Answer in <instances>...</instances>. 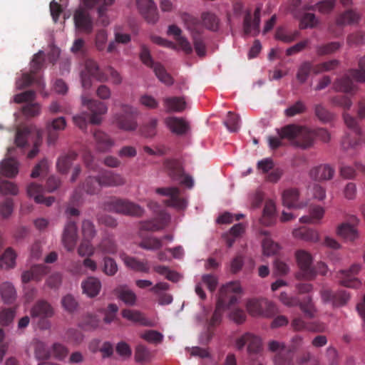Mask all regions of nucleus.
<instances>
[{"label":"nucleus","mask_w":365,"mask_h":365,"mask_svg":"<svg viewBox=\"0 0 365 365\" xmlns=\"http://www.w3.org/2000/svg\"><path fill=\"white\" fill-rule=\"evenodd\" d=\"M279 135L282 138H287L293 144L302 148L311 147L315 138L324 142H328L330 140V134L324 128L310 130L307 127L295 124L284 126Z\"/></svg>","instance_id":"1"},{"label":"nucleus","mask_w":365,"mask_h":365,"mask_svg":"<svg viewBox=\"0 0 365 365\" xmlns=\"http://www.w3.org/2000/svg\"><path fill=\"white\" fill-rule=\"evenodd\" d=\"M240 292L241 287L237 282H231L221 287L215 310L208 324L209 329L221 323L225 308H230L237 302V294Z\"/></svg>","instance_id":"2"},{"label":"nucleus","mask_w":365,"mask_h":365,"mask_svg":"<svg viewBox=\"0 0 365 365\" xmlns=\"http://www.w3.org/2000/svg\"><path fill=\"white\" fill-rule=\"evenodd\" d=\"M45 63L44 53L39 51L36 53L31 63V71L30 73H26L22 74L21 78L16 81V87L18 89H24L32 84L36 86V88L41 91L45 84L40 76H38L36 73L41 70Z\"/></svg>","instance_id":"3"},{"label":"nucleus","mask_w":365,"mask_h":365,"mask_svg":"<svg viewBox=\"0 0 365 365\" xmlns=\"http://www.w3.org/2000/svg\"><path fill=\"white\" fill-rule=\"evenodd\" d=\"M82 88L89 90L93 85L92 79L99 82H106L107 75L100 68L98 63L93 59H87L84 63V68L80 73Z\"/></svg>","instance_id":"4"},{"label":"nucleus","mask_w":365,"mask_h":365,"mask_svg":"<svg viewBox=\"0 0 365 365\" xmlns=\"http://www.w3.org/2000/svg\"><path fill=\"white\" fill-rule=\"evenodd\" d=\"M164 167L169 177L175 181H179L180 183L188 188H192L194 185L192 178L185 173L182 163L178 160L167 159L164 161Z\"/></svg>","instance_id":"5"},{"label":"nucleus","mask_w":365,"mask_h":365,"mask_svg":"<svg viewBox=\"0 0 365 365\" xmlns=\"http://www.w3.org/2000/svg\"><path fill=\"white\" fill-rule=\"evenodd\" d=\"M121 109L122 113H117L114 116L117 126L120 129L126 131L135 130L138 126L136 121L137 110L130 106L124 104L121 106Z\"/></svg>","instance_id":"6"},{"label":"nucleus","mask_w":365,"mask_h":365,"mask_svg":"<svg viewBox=\"0 0 365 365\" xmlns=\"http://www.w3.org/2000/svg\"><path fill=\"white\" fill-rule=\"evenodd\" d=\"M343 118L346 126L354 131L355 136L354 138H351L350 135L345 136L341 142L342 148L344 150H348L362 144L364 139L361 135V129L356 118L346 112L343 114Z\"/></svg>","instance_id":"7"},{"label":"nucleus","mask_w":365,"mask_h":365,"mask_svg":"<svg viewBox=\"0 0 365 365\" xmlns=\"http://www.w3.org/2000/svg\"><path fill=\"white\" fill-rule=\"evenodd\" d=\"M109 208L118 213L134 217H140L144 210L138 205L128 200L113 198L109 202Z\"/></svg>","instance_id":"8"},{"label":"nucleus","mask_w":365,"mask_h":365,"mask_svg":"<svg viewBox=\"0 0 365 365\" xmlns=\"http://www.w3.org/2000/svg\"><path fill=\"white\" fill-rule=\"evenodd\" d=\"M299 272L296 274L297 279H312L315 277L314 268L312 267V257L305 250H298L295 254Z\"/></svg>","instance_id":"9"},{"label":"nucleus","mask_w":365,"mask_h":365,"mask_svg":"<svg viewBox=\"0 0 365 365\" xmlns=\"http://www.w3.org/2000/svg\"><path fill=\"white\" fill-rule=\"evenodd\" d=\"M81 103L91 112V123L95 125L100 124L102 120L101 115L106 113L108 110L106 104L98 100L89 99L86 93L81 95Z\"/></svg>","instance_id":"10"},{"label":"nucleus","mask_w":365,"mask_h":365,"mask_svg":"<svg viewBox=\"0 0 365 365\" xmlns=\"http://www.w3.org/2000/svg\"><path fill=\"white\" fill-rule=\"evenodd\" d=\"M270 351L276 353L274 356L275 365H292V351L288 349L284 343L272 340L268 343Z\"/></svg>","instance_id":"11"},{"label":"nucleus","mask_w":365,"mask_h":365,"mask_svg":"<svg viewBox=\"0 0 365 365\" xmlns=\"http://www.w3.org/2000/svg\"><path fill=\"white\" fill-rule=\"evenodd\" d=\"M155 191L159 195L170 197L164 201L165 205L179 210H183L186 207L187 202L185 199L180 197L179 188L176 187H158Z\"/></svg>","instance_id":"12"},{"label":"nucleus","mask_w":365,"mask_h":365,"mask_svg":"<svg viewBox=\"0 0 365 365\" xmlns=\"http://www.w3.org/2000/svg\"><path fill=\"white\" fill-rule=\"evenodd\" d=\"M360 265L354 264L349 269H341L337 274V277L341 285L351 288H356L360 286L361 282L356 275L360 270Z\"/></svg>","instance_id":"13"},{"label":"nucleus","mask_w":365,"mask_h":365,"mask_svg":"<svg viewBox=\"0 0 365 365\" xmlns=\"http://www.w3.org/2000/svg\"><path fill=\"white\" fill-rule=\"evenodd\" d=\"M235 346L238 350H242L247 346L249 353H257L261 348V340L257 336L247 332L237 339Z\"/></svg>","instance_id":"14"},{"label":"nucleus","mask_w":365,"mask_h":365,"mask_svg":"<svg viewBox=\"0 0 365 365\" xmlns=\"http://www.w3.org/2000/svg\"><path fill=\"white\" fill-rule=\"evenodd\" d=\"M136 5L140 14L150 24L158 20L157 6L153 0H136Z\"/></svg>","instance_id":"15"},{"label":"nucleus","mask_w":365,"mask_h":365,"mask_svg":"<svg viewBox=\"0 0 365 365\" xmlns=\"http://www.w3.org/2000/svg\"><path fill=\"white\" fill-rule=\"evenodd\" d=\"M74 24L77 29L91 34L93 29V24L88 12L84 9H78L73 16Z\"/></svg>","instance_id":"16"},{"label":"nucleus","mask_w":365,"mask_h":365,"mask_svg":"<svg viewBox=\"0 0 365 365\" xmlns=\"http://www.w3.org/2000/svg\"><path fill=\"white\" fill-rule=\"evenodd\" d=\"M77 240V226L76 222L71 219L68 220V222L65 226L62 242L65 248L71 252L73 251L76 247Z\"/></svg>","instance_id":"17"},{"label":"nucleus","mask_w":365,"mask_h":365,"mask_svg":"<svg viewBox=\"0 0 365 365\" xmlns=\"http://www.w3.org/2000/svg\"><path fill=\"white\" fill-rule=\"evenodd\" d=\"M98 176L102 187H118L125 183V178L120 174L111 170L102 169Z\"/></svg>","instance_id":"18"},{"label":"nucleus","mask_w":365,"mask_h":365,"mask_svg":"<svg viewBox=\"0 0 365 365\" xmlns=\"http://www.w3.org/2000/svg\"><path fill=\"white\" fill-rule=\"evenodd\" d=\"M260 8L257 7L253 15L248 12L246 14L244 18L243 22V30L246 35H257L259 31V23H260Z\"/></svg>","instance_id":"19"},{"label":"nucleus","mask_w":365,"mask_h":365,"mask_svg":"<svg viewBox=\"0 0 365 365\" xmlns=\"http://www.w3.org/2000/svg\"><path fill=\"white\" fill-rule=\"evenodd\" d=\"M114 1L115 0H83L85 6L88 9L98 6V21L103 26H107L109 24L108 17L106 14V6L113 4Z\"/></svg>","instance_id":"20"},{"label":"nucleus","mask_w":365,"mask_h":365,"mask_svg":"<svg viewBox=\"0 0 365 365\" xmlns=\"http://www.w3.org/2000/svg\"><path fill=\"white\" fill-rule=\"evenodd\" d=\"M55 314L51 304L44 299L38 300L30 310L32 319L37 317L51 318Z\"/></svg>","instance_id":"21"},{"label":"nucleus","mask_w":365,"mask_h":365,"mask_svg":"<svg viewBox=\"0 0 365 365\" xmlns=\"http://www.w3.org/2000/svg\"><path fill=\"white\" fill-rule=\"evenodd\" d=\"M247 308L252 316H267L268 314L264 312V309L267 308L269 312H273L274 304L267 300L253 299L248 301Z\"/></svg>","instance_id":"22"},{"label":"nucleus","mask_w":365,"mask_h":365,"mask_svg":"<svg viewBox=\"0 0 365 365\" xmlns=\"http://www.w3.org/2000/svg\"><path fill=\"white\" fill-rule=\"evenodd\" d=\"M170 217L167 214H161L158 217L140 222V230L155 232L167 226Z\"/></svg>","instance_id":"23"},{"label":"nucleus","mask_w":365,"mask_h":365,"mask_svg":"<svg viewBox=\"0 0 365 365\" xmlns=\"http://www.w3.org/2000/svg\"><path fill=\"white\" fill-rule=\"evenodd\" d=\"M96 143V149L100 153L109 152L115 145V141L110 135L101 130H96L93 133Z\"/></svg>","instance_id":"24"},{"label":"nucleus","mask_w":365,"mask_h":365,"mask_svg":"<svg viewBox=\"0 0 365 365\" xmlns=\"http://www.w3.org/2000/svg\"><path fill=\"white\" fill-rule=\"evenodd\" d=\"M43 192V187L35 182L31 183L27 187L28 195L34 197L36 202L51 206L53 203L55 198L53 197H44Z\"/></svg>","instance_id":"25"},{"label":"nucleus","mask_w":365,"mask_h":365,"mask_svg":"<svg viewBox=\"0 0 365 365\" xmlns=\"http://www.w3.org/2000/svg\"><path fill=\"white\" fill-rule=\"evenodd\" d=\"M351 78L352 76L348 72L347 74L336 80L333 85L334 90L346 93H354L358 87L354 84Z\"/></svg>","instance_id":"26"},{"label":"nucleus","mask_w":365,"mask_h":365,"mask_svg":"<svg viewBox=\"0 0 365 365\" xmlns=\"http://www.w3.org/2000/svg\"><path fill=\"white\" fill-rule=\"evenodd\" d=\"M166 113H180L185 108L186 103L182 97H166L163 99Z\"/></svg>","instance_id":"27"},{"label":"nucleus","mask_w":365,"mask_h":365,"mask_svg":"<svg viewBox=\"0 0 365 365\" xmlns=\"http://www.w3.org/2000/svg\"><path fill=\"white\" fill-rule=\"evenodd\" d=\"M120 258L125 266L134 271L148 273L150 266L147 260L140 261L137 258L127 255L126 254L120 255Z\"/></svg>","instance_id":"28"},{"label":"nucleus","mask_w":365,"mask_h":365,"mask_svg":"<svg viewBox=\"0 0 365 365\" xmlns=\"http://www.w3.org/2000/svg\"><path fill=\"white\" fill-rule=\"evenodd\" d=\"M83 292L92 298L96 297L101 289L100 279L95 277H89L81 282Z\"/></svg>","instance_id":"29"},{"label":"nucleus","mask_w":365,"mask_h":365,"mask_svg":"<svg viewBox=\"0 0 365 365\" xmlns=\"http://www.w3.org/2000/svg\"><path fill=\"white\" fill-rule=\"evenodd\" d=\"M335 170L328 164L321 165L310 170V177L315 180H327L333 178Z\"/></svg>","instance_id":"30"},{"label":"nucleus","mask_w":365,"mask_h":365,"mask_svg":"<svg viewBox=\"0 0 365 365\" xmlns=\"http://www.w3.org/2000/svg\"><path fill=\"white\" fill-rule=\"evenodd\" d=\"M181 29L176 25H171L168 27V34L173 36L182 50L185 53L190 54L192 52V46L185 37L181 36Z\"/></svg>","instance_id":"31"},{"label":"nucleus","mask_w":365,"mask_h":365,"mask_svg":"<svg viewBox=\"0 0 365 365\" xmlns=\"http://www.w3.org/2000/svg\"><path fill=\"white\" fill-rule=\"evenodd\" d=\"M122 316L123 318L131 321L133 322L138 323L140 325L145 327H153L154 323L147 319L143 313L136 310L123 309L122 311Z\"/></svg>","instance_id":"32"},{"label":"nucleus","mask_w":365,"mask_h":365,"mask_svg":"<svg viewBox=\"0 0 365 365\" xmlns=\"http://www.w3.org/2000/svg\"><path fill=\"white\" fill-rule=\"evenodd\" d=\"M165 122L169 129L177 135H183L188 129L187 123L180 118L168 117Z\"/></svg>","instance_id":"33"},{"label":"nucleus","mask_w":365,"mask_h":365,"mask_svg":"<svg viewBox=\"0 0 365 365\" xmlns=\"http://www.w3.org/2000/svg\"><path fill=\"white\" fill-rule=\"evenodd\" d=\"M19 172V163L13 158L4 160L0 166V173L7 178H14Z\"/></svg>","instance_id":"34"},{"label":"nucleus","mask_w":365,"mask_h":365,"mask_svg":"<svg viewBox=\"0 0 365 365\" xmlns=\"http://www.w3.org/2000/svg\"><path fill=\"white\" fill-rule=\"evenodd\" d=\"M76 157L77 153L74 151H69L68 153L61 155L56 163L58 171L62 174L67 173Z\"/></svg>","instance_id":"35"},{"label":"nucleus","mask_w":365,"mask_h":365,"mask_svg":"<svg viewBox=\"0 0 365 365\" xmlns=\"http://www.w3.org/2000/svg\"><path fill=\"white\" fill-rule=\"evenodd\" d=\"M115 294L125 304L133 306L136 302L135 294L126 285H120L115 290Z\"/></svg>","instance_id":"36"},{"label":"nucleus","mask_w":365,"mask_h":365,"mask_svg":"<svg viewBox=\"0 0 365 365\" xmlns=\"http://www.w3.org/2000/svg\"><path fill=\"white\" fill-rule=\"evenodd\" d=\"M299 191L295 188L285 190L282 193L283 205L288 208L300 207L298 202Z\"/></svg>","instance_id":"37"},{"label":"nucleus","mask_w":365,"mask_h":365,"mask_svg":"<svg viewBox=\"0 0 365 365\" xmlns=\"http://www.w3.org/2000/svg\"><path fill=\"white\" fill-rule=\"evenodd\" d=\"M292 234L295 238L304 241L317 242L319 240L317 232L307 227H301L298 229H295L293 230Z\"/></svg>","instance_id":"38"},{"label":"nucleus","mask_w":365,"mask_h":365,"mask_svg":"<svg viewBox=\"0 0 365 365\" xmlns=\"http://www.w3.org/2000/svg\"><path fill=\"white\" fill-rule=\"evenodd\" d=\"M275 205L272 200L267 201L263 209L260 222L262 225L269 226L274 222Z\"/></svg>","instance_id":"39"},{"label":"nucleus","mask_w":365,"mask_h":365,"mask_svg":"<svg viewBox=\"0 0 365 365\" xmlns=\"http://www.w3.org/2000/svg\"><path fill=\"white\" fill-rule=\"evenodd\" d=\"M338 235L346 241L352 242L358 237V233L354 225L343 223L338 227Z\"/></svg>","instance_id":"40"},{"label":"nucleus","mask_w":365,"mask_h":365,"mask_svg":"<svg viewBox=\"0 0 365 365\" xmlns=\"http://www.w3.org/2000/svg\"><path fill=\"white\" fill-rule=\"evenodd\" d=\"M102 186L100 183L98 176L88 177L83 184V189L89 195L98 194L101 189Z\"/></svg>","instance_id":"41"},{"label":"nucleus","mask_w":365,"mask_h":365,"mask_svg":"<svg viewBox=\"0 0 365 365\" xmlns=\"http://www.w3.org/2000/svg\"><path fill=\"white\" fill-rule=\"evenodd\" d=\"M31 345L34 349L35 356L38 359H46L50 356V351L47 348L46 344L38 339H34Z\"/></svg>","instance_id":"42"},{"label":"nucleus","mask_w":365,"mask_h":365,"mask_svg":"<svg viewBox=\"0 0 365 365\" xmlns=\"http://www.w3.org/2000/svg\"><path fill=\"white\" fill-rule=\"evenodd\" d=\"M341 46V43L332 41L317 46L316 53L319 56L329 55L336 52Z\"/></svg>","instance_id":"43"},{"label":"nucleus","mask_w":365,"mask_h":365,"mask_svg":"<svg viewBox=\"0 0 365 365\" xmlns=\"http://www.w3.org/2000/svg\"><path fill=\"white\" fill-rule=\"evenodd\" d=\"M358 68H351L349 70V74L352 78L358 83H365V55L360 58L358 62Z\"/></svg>","instance_id":"44"},{"label":"nucleus","mask_w":365,"mask_h":365,"mask_svg":"<svg viewBox=\"0 0 365 365\" xmlns=\"http://www.w3.org/2000/svg\"><path fill=\"white\" fill-rule=\"evenodd\" d=\"M359 16L353 10H347L341 14L336 19V24L343 26L348 24L357 23Z\"/></svg>","instance_id":"45"},{"label":"nucleus","mask_w":365,"mask_h":365,"mask_svg":"<svg viewBox=\"0 0 365 365\" xmlns=\"http://www.w3.org/2000/svg\"><path fill=\"white\" fill-rule=\"evenodd\" d=\"M16 255L12 248H7L0 258L1 268L9 269L15 265Z\"/></svg>","instance_id":"46"},{"label":"nucleus","mask_w":365,"mask_h":365,"mask_svg":"<svg viewBox=\"0 0 365 365\" xmlns=\"http://www.w3.org/2000/svg\"><path fill=\"white\" fill-rule=\"evenodd\" d=\"M314 66L310 61L303 62L299 67L297 73V79L301 83H304L307 80L310 73H314Z\"/></svg>","instance_id":"47"},{"label":"nucleus","mask_w":365,"mask_h":365,"mask_svg":"<svg viewBox=\"0 0 365 365\" xmlns=\"http://www.w3.org/2000/svg\"><path fill=\"white\" fill-rule=\"evenodd\" d=\"M297 306L299 307L306 317L309 318L314 317L316 309L310 296L304 297L302 299H299V303Z\"/></svg>","instance_id":"48"},{"label":"nucleus","mask_w":365,"mask_h":365,"mask_svg":"<svg viewBox=\"0 0 365 365\" xmlns=\"http://www.w3.org/2000/svg\"><path fill=\"white\" fill-rule=\"evenodd\" d=\"M98 248L104 254L114 255L117 252V245L111 237H104L98 245Z\"/></svg>","instance_id":"49"},{"label":"nucleus","mask_w":365,"mask_h":365,"mask_svg":"<svg viewBox=\"0 0 365 365\" xmlns=\"http://www.w3.org/2000/svg\"><path fill=\"white\" fill-rule=\"evenodd\" d=\"M1 294L5 303L11 304L16 298V290L11 283L5 282L1 285Z\"/></svg>","instance_id":"50"},{"label":"nucleus","mask_w":365,"mask_h":365,"mask_svg":"<svg viewBox=\"0 0 365 365\" xmlns=\"http://www.w3.org/2000/svg\"><path fill=\"white\" fill-rule=\"evenodd\" d=\"M203 25L212 31H217L219 28V19L212 13H204L202 15Z\"/></svg>","instance_id":"51"},{"label":"nucleus","mask_w":365,"mask_h":365,"mask_svg":"<svg viewBox=\"0 0 365 365\" xmlns=\"http://www.w3.org/2000/svg\"><path fill=\"white\" fill-rule=\"evenodd\" d=\"M153 71L157 78L163 83L167 86H170L173 83L172 76L167 73L163 66L160 63H157L153 68Z\"/></svg>","instance_id":"52"},{"label":"nucleus","mask_w":365,"mask_h":365,"mask_svg":"<svg viewBox=\"0 0 365 365\" xmlns=\"http://www.w3.org/2000/svg\"><path fill=\"white\" fill-rule=\"evenodd\" d=\"M31 133V129L29 127L19 128L16 133L15 143L18 147H24L27 145Z\"/></svg>","instance_id":"53"},{"label":"nucleus","mask_w":365,"mask_h":365,"mask_svg":"<svg viewBox=\"0 0 365 365\" xmlns=\"http://www.w3.org/2000/svg\"><path fill=\"white\" fill-rule=\"evenodd\" d=\"M118 270L115 260L110 257H105L103 259V272L107 276H114Z\"/></svg>","instance_id":"54"},{"label":"nucleus","mask_w":365,"mask_h":365,"mask_svg":"<svg viewBox=\"0 0 365 365\" xmlns=\"http://www.w3.org/2000/svg\"><path fill=\"white\" fill-rule=\"evenodd\" d=\"M163 245V240L155 237L145 238L140 243V247L148 250H160Z\"/></svg>","instance_id":"55"},{"label":"nucleus","mask_w":365,"mask_h":365,"mask_svg":"<svg viewBox=\"0 0 365 365\" xmlns=\"http://www.w3.org/2000/svg\"><path fill=\"white\" fill-rule=\"evenodd\" d=\"M192 38L197 54L200 57L205 56L206 53V46L201 34L200 32H193Z\"/></svg>","instance_id":"56"},{"label":"nucleus","mask_w":365,"mask_h":365,"mask_svg":"<svg viewBox=\"0 0 365 365\" xmlns=\"http://www.w3.org/2000/svg\"><path fill=\"white\" fill-rule=\"evenodd\" d=\"M262 245L263 253L267 256L274 255L277 254L279 250V245L274 242L268 236L264 238Z\"/></svg>","instance_id":"57"},{"label":"nucleus","mask_w":365,"mask_h":365,"mask_svg":"<svg viewBox=\"0 0 365 365\" xmlns=\"http://www.w3.org/2000/svg\"><path fill=\"white\" fill-rule=\"evenodd\" d=\"M151 357L150 351L143 344H139L135 348V359L137 362L145 363L150 361Z\"/></svg>","instance_id":"58"},{"label":"nucleus","mask_w":365,"mask_h":365,"mask_svg":"<svg viewBox=\"0 0 365 365\" xmlns=\"http://www.w3.org/2000/svg\"><path fill=\"white\" fill-rule=\"evenodd\" d=\"M339 65V61L336 59L330 60L314 66V73L318 74L325 71L334 70Z\"/></svg>","instance_id":"59"},{"label":"nucleus","mask_w":365,"mask_h":365,"mask_svg":"<svg viewBox=\"0 0 365 365\" xmlns=\"http://www.w3.org/2000/svg\"><path fill=\"white\" fill-rule=\"evenodd\" d=\"M81 231L83 240H91L96 235L93 223L88 220H85L82 222Z\"/></svg>","instance_id":"60"},{"label":"nucleus","mask_w":365,"mask_h":365,"mask_svg":"<svg viewBox=\"0 0 365 365\" xmlns=\"http://www.w3.org/2000/svg\"><path fill=\"white\" fill-rule=\"evenodd\" d=\"M307 110V106L302 101H297L295 103L288 107L284 110V114L287 117H293L296 115L302 114Z\"/></svg>","instance_id":"61"},{"label":"nucleus","mask_w":365,"mask_h":365,"mask_svg":"<svg viewBox=\"0 0 365 365\" xmlns=\"http://www.w3.org/2000/svg\"><path fill=\"white\" fill-rule=\"evenodd\" d=\"M224 124L230 131L236 132L240 128V117L230 111L227 113L226 120L224 121Z\"/></svg>","instance_id":"62"},{"label":"nucleus","mask_w":365,"mask_h":365,"mask_svg":"<svg viewBox=\"0 0 365 365\" xmlns=\"http://www.w3.org/2000/svg\"><path fill=\"white\" fill-rule=\"evenodd\" d=\"M336 0H322L308 9L317 10L322 14L329 13L334 7Z\"/></svg>","instance_id":"63"},{"label":"nucleus","mask_w":365,"mask_h":365,"mask_svg":"<svg viewBox=\"0 0 365 365\" xmlns=\"http://www.w3.org/2000/svg\"><path fill=\"white\" fill-rule=\"evenodd\" d=\"M315 115L322 122H329L333 118V115L322 104L314 106Z\"/></svg>","instance_id":"64"}]
</instances>
